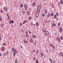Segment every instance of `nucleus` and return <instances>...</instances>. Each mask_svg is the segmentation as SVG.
Returning a JSON list of instances; mask_svg holds the SVG:
<instances>
[{"label": "nucleus", "mask_w": 63, "mask_h": 63, "mask_svg": "<svg viewBox=\"0 0 63 63\" xmlns=\"http://www.w3.org/2000/svg\"><path fill=\"white\" fill-rule=\"evenodd\" d=\"M45 35H46V36H49L48 32H45Z\"/></svg>", "instance_id": "obj_1"}, {"label": "nucleus", "mask_w": 63, "mask_h": 63, "mask_svg": "<svg viewBox=\"0 0 63 63\" xmlns=\"http://www.w3.org/2000/svg\"><path fill=\"white\" fill-rule=\"evenodd\" d=\"M40 9H41V7L39 6L38 7V9H37V11L38 13H39V12H40Z\"/></svg>", "instance_id": "obj_2"}, {"label": "nucleus", "mask_w": 63, "mask_h": 63, "mask_svg": "<svg viewBox=\"0 0 63 63\" xmlns=\"http://www.w3.org/2000/svg\"><path fill=\"white\" fill-rule=\"evenodd\" d=\"M50 46L51 47H52L54 49H55V47H54V46L52 44H50Z\"/></svg>", "instance_id": "obj_3"}, {"label": "nucleus", "mask_w": 63, "mask_h": 63, "mask_svg": "<svg viewBox=\"0 0 63 63\" xmlns=\"http://www.w3.org/2000/svg\"><path fill=\"white\" fill-rule=\"evenodd\" d=\"M59 31L61 32H62V30H62V28H59Z\"/></svg>", "instance_id": "obj_4"}, {"label": "nucleus", "mask_w": 63, "mask_h": 63, "mask_svg": "<svg viewBox=\"0 0 63 63\" xmlns=\"http://www.w3.org/2000/svg\"><path fill=\"white\" fill-rule=\"evenodd\" d=\"M35 17H37L39 16V14L38 13H36L35 15Z\"/></svg>", "instance_id": "obj_5"}, {"label": "nucleus", "mask_w": 63, "mask_h": 63, "mask_svg": "<svg viewBox=\"0 0 63 63\" xmlns=\"http://www.w3.org/2000/svg\"><path fill=\"white\" fill-rule=\"evenodd\" d=\"M60 55L61 56H63V53H62V52L60 53Z\"/></svg>", "instance_id": "obj_6"}, {"label": "nucleus", "mask_w": 63, "mask_h": 63, "mask_svg": "<svg viewBox=\"0 0 63 63\" xmlns=\"http://www.w3.org/2000/svg\"><path fill=\"white\" fill-rule=\"evenodd\" d=\"M60 39L59 37H58L57 38V40L59 42H60Z\"/></svg>", "instance_id": "obj_7"}, {"label": "nucleus", "mask_w": 63, "mask_h": 63, "mask_svg": "<svg viewBox=\"0 0 63 63\" xmlns=\"http://www.w3.org/2000/svg\"><path fill=\"white\" fill-rule=\"evenodd\" d=\"M2 50V51H4V50H5V48L4 47H2L1 48Z\"/></svg>", "instance_id": "obj_8"}, {"label": "nucleus", "mask_w": 63, "mask_h": 63, "mask_svg": "<svg viewBox=\"0 0 63 63\" xmlns=\"http://www.w3.org/2000/svg\"><path fill=\"white\" fill-rule=\"evenodd\" d=\"M12 52H14V50H15V49H14V48L13 47L12 48Z\"/></svg>", "instance_id": "obj_9"}, {"label": "nucleus", "mask_w": 63, "mask_h": 63, "mask_svg": "<svg viewBox=\"0 0 63 63\" xmlns=\"http://www.w3.org/2000/svg\"><path fill=\"white\" fill-rule=\"evenodd\" d=\"M61 3L62 5L63 4V0H61Z\"/></svg>", "instance_id": "obj_10"}, {"label": "nucleus", "mask_w": 63, "mask_h": 63, "mask_svg": "<svg viewBox=\"0 0 63 63\" xmlns=\"http://www.w3.org/2000/svg\"><path fill=\"white\" fill-rule=\"evenodd\" d=\"M56 15H55L54 16V19H55V18H56Z\"/></svg>", "instance_id": "obj_11"}, {"label": "nucleus", "mask_w": 63, "mask_h": 63, "mask_svg": "<svg viewBox=\"0 0 63 63\" xmlns=\"http://www.w3.org/2000/svg\"><path fill=\"white\" fill-rule=\"evenodd\" d=\"M33 42V40H32V39H31L30 40V43H32Z\"/></svg>", "instance_id": "obj_12"}, {"label": "nucleus", "mask_w": 63, "mask_h": 63, "mask_svg": "<svg viewBox=\"0 0 63 63\" xmlns=\"http://www.w3.org/2000/svg\"><path fill=\"white\" fill-rule=\"evenodd\" d=\"M16 54V52H13V55L15 56Z\"/></svg>", "instance_id": "obj_13"}, {"label": "nucleus", "mask_w": 63, "mask_h": 63, "mask_svg": "<svg viewBox=\"0 0 63 63\" xmlns=\"http://www.w3.org/2000/svg\"><path fill=\"white\" fill-rule=\"evenodd\" d=\"M24 43H25L26 44V43H27V42L25 40H24Z\"/></svg>", "instance_id": "obj_14"}, {"label": "nucleus", "mask_w": 63, "mask_h": 63, "mask_svg": "<svg viewBox=\"0 0 63 63\" xmlns=\"http://www.w3.org/2000/svg\"><path fill=\"white\" fill-rule=\"evenodd\" d=\"M36 53L37 54H38V53H39V51H38V50H37L36 51Z\"/></svg>", "instance_id": "obj_15"}, {"label": "nucleus", "mask_w": 63, "mask_h": 63, "mask_svg": "<svg viewBox=\"0 0 63 63\" xmlns=\"http://www.w3.org/2000/svg\"><path fill=\"white\" fill-rule=\"evenodd\" d=\"M50 16V14L48 13L47 15V17H49Z\"/></svg>", "instance_id": "obj_16"}, {"label": "nucleus", "mask_w": 63, "mask_h": 63, "mask_svg": "<svg viewBox=\"0 0 63 63\" xmlns=\"http://www.w3.org/2000/svg\"><path fill=\"white\" fill-rule=\"evenodd\" d=\"M45 13L46 14H47V10H45Z\"/></svg>", "instance_id": "obj_17"}, {"label": "nucleus", "mask_w": 63, "mask_h": 63, "mask_svg": "<svg viewBox=\"0 0 63 63\" xmlns=\"http://www.w3.org/2000/svg\"><path fill=\"white\" fill-rule=\"evenodd\" d=\"M14 51H15L14 52H15V53H17V51H16V49H14Z\"/></svg>", "instance_id": "obj_18"}, {"label": "nucleus", "mask_w": 63, "mask_h": 63, "mask_svg": "<svg viewBox=\"0 0 63 63\" xmlns=\"http://www.w3.org/2000/svg\"><path fill=\"white\" fill-rule=\"evenodd\" d=\"M35 2H34L33 4V5L34 6H35Z\"/></svg>", "instance_id": "obj_19"}, {"label": "nucleus", "mask_w": 63, "mask_h": 63, "mask_svg": "<svg viewBox=\"0 0 63 63\" xmlns=\"http://www.w3.org/2000/svg\"><path fill=\"white\" fill-rule=\"evenodd\" d=\"M50 16H53V14L52 13H51V14L50 15Z\"/></svg>", "instance_id": "obj_20"}, {"label": "nucleus", "mask_w": 63, "mask_h": 63, "mask_svg": "<svg viewBox=\"0 0 63 63\" xmlns=\"http://www.w3.org/2000/svg\"><path fill=\"white\" fill-rule=\"evenodd\" d=\"M24 6L25 8H27V5L26 4H25L24 5Z\"/></svg>", "instance_id": "obj_21"}, {"label": "nucleus", "mask_w": 63, "mask_h": 63, "mask_svg": "<svg viewBox=\"0 0 63 63\" xmlns=\"http://www.w3.org/2000/svg\"><path fill=\"white\" fill-rule=\"evenodd\" d=\"M31 26H33V22H31Z\"/></svg>", "instance_id": "obj_22"}, {"label": "nucleus", "mask_w": 63, "mask_h": 63, "mask_svg": "<svg viewBox=\"0 0 63 63\" xmlns=\"http://www.w3.org/2000/svg\"><path fill=\"white\" fill-rule=\"evenodd\" d=\"M56 14L57 15V16H59V15L57 13H56Z\"/></svg>", "instance_id": "obj_23"}, {"label": "nucleus", "mask_w": 63, "mask_h": 63, "mask_svg": "<svg viewBox=\"0 0 63 63\" xmlns=\"http://www.w3.org/2000/svg\"><path fill=\"white\" fill-rule=\"evenodd\" d=\"M8 19H11V17H10V16H8Z\"/></svg>", "instance_id": "obj_24"}, {"label": "nucleus", "mask_w": 63, "mask_h": 63, "mask_svg": "<svg viewBox=\"0 0 63 63\" xmlns=\"http://www.w3.org/2000/svg\"><path fill=\"white\" fill-rule=\"evenodd\" d=\"M50 61L51 62V63H52V60L51 59H50Z\"/></svg>", "instance_id": "obj_25"}, {"label": "nucleus", "mask_w": 63, "mask_h": 63, "mask_svg": "<svg viewBox=\"0 0 63 63\" xmlns=\"http://www.w3.org/2000/svg\"><path fill=\"white\" fill-rule=\"evenodd\" d=\"M4 10L5 11H7V9L6 7L5 8Z\"/></svg>", "instance_id": "obj_26"}, {"label": "nucleus", "mask_w": 63, "mask_h": 63, "mask_svg": "<svg viewBox=\"0 0 63 63\" xmlns=\"http://www.w3.org/2000/svg\"><path fill=\"white\" fill-rule=\"evenodd\" d=\"M9 23L10 24H11V23H12V20H10L9 21Z\"/></svg>", "instance_id": "obj_27"}, {"label": "nucleus", "mask_w": 63, "mask_h": 63, "mask_svg": "<svg viewBox=\"0 0 63 63\" xmlns=\"http://www.w3.org/2000/svg\"><path fill=\"white\" fill-rule=\"evenodd\" d=\"M43 56V53H42L41 54V57H42Z\"/></svg>", "instance_id": "obj_28"}, {"label": "nucleus", "mask_w": 63, "mask_h": 63, "mask_svg": "<svg viewBox=\"0 0 63 63\" xmlns=\"http://www.w3.org/2000/svg\"><path fill=\"white\" fill-rule=\"evenodd\" d=\"M36 24L37 26H38V23L37 22H36Z\"/></svg>", "instance_id": "obj_29"}, {"label": "nucleus", "mask_w": 63, "mask_h": 63, "mask_svg": "<svg viewBox=\"0 0 63 63\" xmlns=\"http://www.w3.org/2000/svg\"><path fill=\"white\" fill-rule=\"evenodd\" d=\"M2 20V17L1 16H0V21H1Z\"/></svg>", "instance_id": "obj_30"}, {"label": "nucleus", "mask_w": 63, "mask_h": 63, "mask_svg": "<svg viewBox=\"0 0 63 63\" xmlns=\"http://www.w3.org/2000/svg\"><path fill=\"white\" fill-rule=\"evenodd\" d=\"M61 40H63V37L62 36H61L60 37Z\"/></svg>", "instance_id": "obj_31"}, {"label": "nucleus", "mask_w": 63, "mask_h": 63, "mask_svg": "<svg viewBox=\"0 0 63 63\" xmlns=\"http://www.w3.org/2000/svg\"><path fill=\"white\" fill-rule=\"evenodd\" d=\"M15 63H17V60L16 59L15 60Z\"/></svg>", "instance_id": "obj_32"}, {"label": "nucleus", "mask_w": 63, "mask_h": 63, "mask_svg": "<svg viewBox=\"0 0 63 63\" xmlns=\"http://www.w3.org/2000/svg\"><path fill=\"white\" fill-rule=\"evenodd\" d=\"M60 22H59V23L58 24V25L59 26V27L60 26Z\"/></svg>", "instance_id": "obj_33"}, {"label": "nucleus", "mask_w": 63, "mask_h": 63, "mask_svg": "<svg viewBox=\"0 0 63 63\" xmlns=\"http://www.w3.org/2000/svg\"><path fill=\"white\" fill-rule=\"evenodd\" d=\"M53 24L54 26H56V25H55V24H53V23H52V25Z\"/></svg>", "instance_id": "obj_34"}, {"label": "nucleus", "mask_w": 63, "mask_h": 63, "mask_svg": "<svg viewBox=\"0 0 63 63\" xmlns=\"http://www.w3.org/2000/svg\"><path fill=\"white\" fill-rule=\"evenodd\" d=\"M42 16H45V14H42Z\"/></svg>", "instance_id": "obj_35"}, {"label": "nucleus", "mask_w": 63, "mask_h": 63, "mask_svg": "<svg viewBox=\"0 0 63 63\" xmlns=\"http://www.w3.org/2000/svg\"><path fill=\"white\" fill-rule=\"evenodd\" d=\"M36 63H38V61L37 60L36 61Z\"/></svg>", "instance_id": "obj_36"}, {"label": "nucleus", "mask_w": 63, "mask_h": 63, "mask_svg": "<svg viewBox=\"0 0 63 63\" xmlns=\"http://www.w3.org/2000/svg\"><path fill=\"white\" fill-rule=\"evenodd\" d=\"M22 12H24V10L23 9L22 10Z\"/></svg>", "instance_id": "obj_37"}, {"label": "nucleus", "mask_w": 63, "mask_h": 63, "mask_svg": "<svg viewBox=\"0 0 63 63\" xmlns=\"http://www.w3.org/2000/svg\"><path fill=\"white\" fill-rule=\"evenodd\" d=\"M20 6L21 7H23V5L21 4L20 5Z\"/></svg>", "instance_id": "obj_38"}, {"label": "nucleus", "mask_w": 63, "mask_h": 63, "mask_svg": "<svg viewBox=\"0 0 63 63\" xmlns=\"http://www.w3.org/2000/svg\"><path fill=\"white\" fill-rule=\"evenodd\" d=\"M33 38H36V36L35 35H33Z\"/></svg>", "instance_id": "obj_39"}, {"label": "nucleus", "mask_w": 63, "mask_h": 63, "mask_svg": "<svg viewBox=\"0 0 63 63\" xmlns=\"http://www.w3.org/2000/svg\"><path fill=\"white\" fill-rule=\"evenodd\" d=\"M27 13L28 15H29V11H28Z\"/></svg>", "instance_id": "obj_40"}, {"label": "nucleus", "mask_w": 63, "mask_h": 63, "mask_svg": "<svg viewBox=\"0 0 63 63\" xmlns=\"http://www.w3.org/2000/svg\"><path fill=\"white\" fill-rule=\"evenodd\" d=\"M26 37H27V36H28V35H27V34H26Z\"/></svg>", "instance_id": "obj_41"}, {"label": "nucleus", "mask_w": 63, "mask_h": 63, "mask_svg": "<svg viewBox=\"0 0 63 63\" xmlns=\"http://www.w3.org/2000/svg\"><path fill=\"white\" fill-rule=\"evenodd\" d=\"M1 26H3V24H1Z\"/></svg>", "instance_id": "obj_42"}, {"label": "nucleus", "mask_w": 63, "mask_h": 63, "mask_svg": "<svg viewBox=\"0 0 63 63\" xmlns=\"http://www.w3.org/2000/svg\"><path fill=\"white\" fill-rule=\"evenodd\" d=\"M11 22L12 23H14V21L13 20L11 21Z\"/></svg>", "instance_id": "obj_43"}, {"label": "nucleus", "mask_w": 63, "mask_h": 63, "mask_svg": "<svg viewBox=\"0 0 63 63\" xmlns=\"http://www.w3.org/2000/svg\"><path fill=\"white\" fill-rule=\"evenodd\" d=\"M25 10L26 11L27 10V8H25Z\"/></svg>", "instance_id": "obj_44"}, {"label": "nucleus", "mask_w": 63, "mask_h": 63, "mask_svg": "<svg viewBox=\"0 0 63 63\" xmlns=\"http://www.w3.org/2000/svg\"><path fill=\"white\" fill-rule=\"evenodd\" d=\"M35 59H36V58H33V60H35Z\"/></svg>", "instance_id": "obj_45"}, {"label": "nucleus", "mask_w": 63, "mask_h": 63, "mask_svg": "<svg viewBox=\"0 0 63 63\" xmlns=\"http://www.w3.org/2000/svg\"><path fill=\"white\" fill-rule=\"evenodd\" d=\"M42 30L43 31V32H45V30L43 29Z\"/></svg>", "instance_id": "obj_46"}, {"label": "nucleus", "mask_w": 63, "mask_h": 63, "mask_svg": "<svg viewBox=\"0 0 63 63\" xmlns=\"http://www.w3.org/2000/svg\"><path fill=\"white\" fill-rule=\"evenodd\" d=\"M53 63H55V61H53Z\"/></svg>", "instance_id": "obj_47"}, {"label": "nucleus", "mask_w": 63, "mask_h": 63, "mask_svg": "<svg viewBox=\"0 0 63 63\" xmlns=\"http://www.w3.org/2000/svg\"><path fill=\"white\" fill-rule=\"evenodd\" d=\"M34 44L35 45H36V42H34Z\"/></svg>", "instance_id": "obj_48"}, {"label": "nucleus", "mask_w": 63, "mask_h": 63, "mask_svg": "<svg viewBox=\"0 0 63 63\" xmlns=\"http://www.w3.org/2000/svg\"><path fill=\"white\" fill-rule=\"evenodd\" d=\"M31 19V17H30L29 18V19Z\"/></svg>", "instance_id": "obj_49"}, {"label": "nucleus", "mask_w": 63, "mask_h": 63, "mask_svg": "<svg viewBox=\"0 0 63 63\" xmlns=\"http://www.w3.org/2000/svg\"><path fill=\"white\" fill-rule=\"evenodd\" d=\"M22 32V33H23V32H24V31H23V30H22L21 31Z\"/></svg>", "instance_id": "obj_50"}, {"label": "nucleus", "mask_w": 63, "mask_h": 63, "mask_svg": "<svg viewBox=\"0 0 63 63\" xmlns=\"http://www.w3.org/2000/svg\"><path fill=\"white\" fill-rule=\"evenodd\" d=\"M27 22V20H26L25 21H24V22L25 23V22Z\"/></svg>", "instance_id": "obj_51"}, {"label": "nucleus", "mask_w": 63, "mask_h": 63, "mask_svg": "<svg viewBox=\"0 0 63 63\" xmlns=\"http://www.w3.org/2000/svg\"><path fill=\"white\" fill-rule=\"evenodd\" d=\"M26 34H27V32H26Z\"/></svg>", "instance_id": "obj_52"}, {"label": "nucleus", "mask_w": 63, "mask_h": 63, "mask_svg": "<svg viewBox=\"0 0 63 63\" xmlns=\"http://www.w3.org/2000/svg\"><path fill=\"white\" fill-rule=\"evenodd\" d=\"M60 4H61L60 2H59V5H60Z\"/></svg>", "instance_id": "obj_53"}, {"label": "nucleus", "mask_w": 63, "mask_h": 63, "mask_svg": "<svg viewBox=\"0 0 63 63\" xmlns=\"http://www.w3.org/2000/svg\"><path fill=\"white\" fill-rule=\"evenodd\" d=\"M4 56H6V54H4Z\"/></svg>", "instance_id": "obj_54"}, {"label": "nucleus", "mask_w": 63, "mask_h": 63, "mask_svg": "<svg viewBox=\"0 0 63 63\" xmlns=\"http://www.w3.org/2000/svg\"><path fill=\"white\" fill-rule=\"evenodd\" d=\"M20 25H22V24H21V23H20Z\"/></svg>", "instance_id": "obj_55"}, {"label": "nucleus", "mask_w": 63, "mask_h": 63, "mask_svg": "<svg viewBox=\"0 0 63 63\" xmlns=\"http://www.w3.org/2000/svg\"><path fill=\"white\" fill-rule=\"evenodd\" d=\"M29 33L30 34L31 33V32H30V31H29Z\"/></svg>", "instance_id": "obj_56"}, {"label": "nucleus", "mask_w": 63, "mask_h": 63, "mask_svg": "<svg viewBox=\"0 0 63 63\" xmlns=\"http://www.w3.org/2000/svg\"><path fill=\"white\" fill-rule=\"evenodd\" d=\"M33 52H35V51L34 50H33Z\"/></svg>", "instance_id": "obj_57"}, {"label": "nucleus", "mask_w": 63, "mask_h": 63, "mask_svg": "<svg viewBox=\"0 0 63 63\" xmlns=\"http://www.w3.org/2000/svg\"><path fill=\"white\" fill-rule=\"evenodd\" d=\"M7 16L8 17L9 16V15H8V14H7Z\"/></svg>", "instance_id": "obj_58"}, {"label": "nucleus", "mask_w": 63, "mask_h": 63, "mask_svg": "<svg viewBox=\"0 0 63 63\" xmlns=\"http://www.w3.org/2000/svg\"><path fill=\"white\" fill-rule=\"evenodd\" d=\"M53 25H52V27H53Z\"/></svg>", "instance_id": "obj_59"}, {"label": "nucleus", "mask_w": 63, "mask_h": 63, "mask_svg": "<svg viewBox=\"0 0 63 63\" xmlns=\"http://www.w3.org/2000/svg\"><path fill=\"white\" fill-rule=\"evenodd\" d=\"M1 12L2 13H3V11H2V10H1Z\"/></svg>", "instance_id": "obj_60"}, {"label": "nucleus", "mask_w": 63, "mask_h": 63, "mask_svg": "<svg viewBox=\"0 0 63 63\" xmlns=\"http://www.w3.org/2000/svg\"><path fill=\"white\" fill-rule=\"evenodd\" d=\"M21 48H22V46H21Z\"/></svg>", "instance_id": "obj_61"}, {"label": "nucleus", "mask_w": 63, "mask_h": 63, "mask_svg": "<svg viewBox=\"0 0 63 63\" xmlns=\"http://www.w3.org/2000/svg\"><path fill=\"white\" fill-rule=\"evenodd\" d=\"M3 45L4 46V45H5V43L3 44Z\"/></svg>", "instance_id": "obj_62"}, {"label": "nucleus", "mask_w": 63, "mask_h": 63, "mask_svg": "<svg viewBox=\"0 0 63 63\" xmlns=\"http://www.w3.org/2000/svg\"><path fill=\"white\" fill-rule=\"evenodd\" d=\"M33 25H34V26H35V24H33Z\"/></svg>", "instance_id": "obj_63"}, {"label": "nucleus", "mask_w": 63, "mask_h": 63, "mask_svg": "<svg viewBox=\"0 0 63 63\" xmlns=\"http://www.w3.org/2000/svg\"><path fill=\"white\" fill-rule=\"evenodd\" d=\"M7 54H9V52H8V51H7Z\"/></svg>", "instance_id": "obj_64"}]
</instances>
